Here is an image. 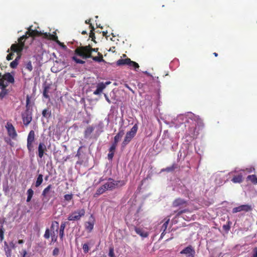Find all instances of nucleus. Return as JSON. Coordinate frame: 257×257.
Wrapping results in <instances>:
<instances>
[{"label": "nucleus", "instance_id": "obj_1", "mask_svg": "<svg viewBox=\"0 0 257 257\" xmlns=\"http://www.w3.org/2000/svg\"><path fill=\"white\" fill-rule=\"evenodd\" d=\"M194 121L199 126H202L203 122L201 119L198 115H196L192 112H188L186 114H180L178 115L176 119H174L172 122L175 125V126H178L181 124L189 122V119Z\"/></svg>", "mask_w": 257, "mask_h": 257}, {"label": "nucleus", "instance_id": "obj_2", "mask_svg": "<svg viewBox=\"0 0 257 257\" xmlns=\"http://www.w3.org/2000/svg\"><path fill=\"white\" fill-rule=\"evenodd\" d=\"M15 81L14 76L10 73H6L3 75L0 73V98H3L8 93L6 87L9 83Z\"/></svg>", "mask_w": 257, "mask_h": 257}, {"label": "nucleus", "instance_id": "obj_3", "mask_svg": "<svg viewBox=\"0 0 257 257\" xmlns=\"http://www.w3.org/2000/svg\"><path fill=\"white\" fill-rule=\"evenodd\" d=\"M27 33H29V35L32 37L42 36L44 38L54 40L60 45H62L63 47H65V45L61 44L60 42L57 40V37L56 36V35L51 34L47 33H42L37 30H32L31 27L29 28V31L27 32Z\"/></svg>", "mask_w": 257, "mask_h": 257}, {"label": "nucleus", "instance_id": "obj_4", "mask_svg": "<svg viewBox=\"0 0 257 257\" xmlns=\"http://www.w3.org/2000/svg\"><path fill=\"white\" fill-rule=\"evenodd\" d=\"M30 97L28 95L26 99V110L22 113V119L24 124L28 125L32 121V114L30 110V106L29 105Z\"/></svg>", "mask_w": 257, "mask_h": 257}, {"label": "nucleus", "instance_id": "obj_5", "mask_svg": "<svg viewBox=\"0 0 257 257\" xmlns=\"http://www.w3.org/2000/svg\"><path fill=\"white\" fill-rule=\"evenodd\" d=\"M138 129V126L137 124H135L131 128V130L126 133L124 140L121 144V147L122 148L125 147L131 141L137 134Z\"/></svg>", "mask_w": 257, "mask_h": 257}, {"label": "nucleus", "instance_id": "obj_6", "mask_svg": "<svg viewBox=\"0 0 257 257\" xmlns=\"http://www.w3.org/2000/svg\"><path fill=\"white\" fill-rule=\"evenodd\" d=\"M85 210L84 209H78L71 213L68 217V220L69 221H76L80 219L81 217L85 215Z\"/></svg>", "mask_w": 257, "mask_h": 257}, {"label": "nucleus", "instance_id": "obj_7", "mask_svg": "<svg viewBox=\"0 0 257 257\" xmlns=\"http://www.w3.org/2000/svg\"><path fill=\"white\" fill-rule=\"evenodd\" d=\"M27 38L26 35H24L21 37L19 39V44H13L11 47V50L12 51L16 52L18 53L21 52L24 48V41Z\"/></svg>", "mask_w": 257, "mask_h": 257}, {"label": "nucleus", "instance_id": "obj_8", "mask_svg": "<svg viewBox=\"0 0 257 257\" xmlns=\"http://www.w3.org/2000/svg\"><path fill=\"white\" fill-rule=\"evenodd\" d=\"M116 64L117 65H128L131 67L134 68L136 71H137V69H139V65L137 63L131 61V60L129 58L125 59H119L117 61Z\"/></svg>", "mask_w": 257, "mask_h": 257}, {"label": "nucleus", "instance_id": "obj_9", "mask_svg": "<svg viewBox=\"0 0 257 257\" xmlns=\"http://www.w3.org/2000/svg\"><path fill=\"white\" fill-rule=\"evenodd\" d=\"M52 185L50 184L42 192V195L47 200L54 196L55 191L52 190Z\"/></svg>", "mask_w": 257, "mask_h": 257}, {"label": "nucleus", "instance_id": "obj_10", "mask_svg": "<svg viewBox=\"0 0 257 257\" xmlns=\"http://www.w3.org/2000/svg\"><path fill=\"white\" fill-rule=\"evenodd\" d=\"M35 134L34 131H31L28 136L27 138V148L29 152L33 150V143L35 140Z\"/></svg>", "mask_w": 257, "mask_h": 257}, {"label": "nucleus", "instance_id": "obj_11", "mask_svg": "<svg viewBox=\"0 0 257 257\" xmlns=\"http://www.w3.org/2000/svg\"><path fill=\"white\" fill-rule=\"evenodd\" d=\"M251 210L252 207L251 205L248 204H244L233 208L232 209V212L233 213H236L237 212L241 211L248 212Z\"/></svg>", "mask_w": 257, "mask_h": 257}, {"label": "nucleus", "instance_id": "obj_12", "mask_svg": "<svg viewBox=\"0 0 257 257\" xmlns=\"http://www.w3.org/2000/svg\"><path fill=\"white\" fill-rule=\"evenodd\" d=\"M180 253L185 254L186 257H194L195 251L192 246L189 245L181 250Z\"/></svg>", "mask_w": 257, "mask_h": 257}, {"label": "nucleus", "instance_id": "obj_13", "mask_svg": "<svg viewBox=\"0 0 257 257\" xmlns=\"http://www.w3.org/2000/svg\"><path fill=\"white\" fill-rule=\"evenodd\" d=\"M93 126L95 127V131L93 136L95 138H97L103 132V123L99 121L98 124L93 125Z\"/></svg>", "mask_w": 257, "mask_h": 257}, {"label": "nucleus", "instance_id": "obj_14", "mask_svg": "<svg viewBox=\"0 0 257 257\" xmlns=\"http://www.w3.org/2000/svg\"><path fill=\"white\" fill-rule=\"evenodd\" d=\"M118 181H115L111 178H109L107 182L104 184L107 190H111L115 188L118 185Z\"/></svg>", "mask_w": 257, "mask_h": 257}, {"label": "nucleus", "instance_id": "obj_15", "mask_svg": "<svg viewBox=\"0 0 257 257\" xmlns=\"http://www.w3.org/2000/svg\"><path fill=\"white\" fill-rule=\"evenodd\" d=\"M6 127L8 131L9 136L11 138L15 139L17 137V134L13 124L11 123H7Z\"/></svg>", "mask_w": 257, "mask_h": 257}, {"label": "nucleus", "instance_id": "obj_16", "mask_svg": "<svg viewBox=\"0 0 257 257\" xmlns=\"http://www.w3.org/2000/svg\"><path fill=\"white\" fill-rule=\"evenodd\" d=\"M134 230L137 234L143 238H146L149 235V232L140 227L134 226Z\"/></svg>", "mask_w": 257, "mask_h": 257}, {"label": "nucleus", "instance_id": "obj_17", "mask_svg": "<svg viewBox=\"0 0 257 257\" xmlns=\"http://www.w3.org/2000/svg\"><path fill=\"white\" fill-rule=\"evenodd\" d=\"M95 127L93 125L88 126L84 131V136L85 139H91L92 138V133L94 132Z\"/></svg>", "mask_w": 257, "mask_h": 257}, {"label": "nucleus", "instance_id": "obj_18", "mask_svg": "<svg viewBox=\"0 0 257 257\" xmlns=\"http://www.w3.org/2000/svg\"><path fill=\"white\" fill-rule=\"evenodd\" d=\"M105 88L103 82L98 83L96 85V89L93 92V94L96 95H100Z\"/></svg>", "mask_w": 257, "mask_h": 257}, {"label": "nucleus", "instance_id": "obj_19", "mask_svg": "<svg viewBox=\"0 0 257 257\" xmlns=\"http://www.w3.org/2000/svg\"><path fill=\"white\" fill-rule=\"evenodd\" d=\"M51 237L52 241H56L57 238V233L50 234V230L48 228H46L45 230V232L44 235V237L46 239H49L50 237Z\"/></svg>", "mask_w": 257, "mask_h": 257}, {"label": "nucleus", "instance_id": "obj_20", "mask_svg": "<svg viewBox=\"0 0 257 257\" xmlns=\"http://www.w3.org/2000/svg\"><path fill=\"white\" fill-rule=\"evenodd\" d=\"M94 226V218L93 216L91 215L90 217L89 220L86 222L85 223V228L89 231H91Z\"/></svg>", "mask_w": 257, "mask_h": 257}, {"label": "nucleus", "instance_id": "obj_21", "mask_svg": "<svg viewBox=\"0 0 257 257\" xmlns=\"http://www.w3.org/2000/svg\"><path fill=\"white\" fill-rule=\"evenodd\" d=\"M59 228V223L54 221L52 222L50 230V234L56 233Z\"/></svg>", "mask_w": 257, "mask_h": 257}, {"label": "nucleus", "instance_id": "obj_22", "mask_svg": "<svg viewBox=\"0 0 257 257\" xmlns=\"http://www.w3.org/2000/svg\"><path fill=\"white\" fill-rule=\"evenodd\" d=\"M46 150V147L43 143H40L38 146V156L42 158L44 154L45 151Z\"/></svg>", "mask_w": 257, "mask_h": 257}, {"label": "nucleus", "instance_id": "obj_23", "mask_svg": "<svg viewBox=\"0 0 257 257\" xmlns=\"http://www.w3.org/2000/svg\"><path fill=\"white\" fill-rule=\"evenodd\" d=\"M4 249L7 257H12V249L10 247L7 241H4Z\"/></svg>", "mask_w": 257, "mask_h": 257}, {"label": "nucleus", "instance_id": "obj_24", "mask_svg": "<svg viewBox=\"0 0 257 257\" xmlns=\"http://www.w3.org/2000/svg\"><path fill=\"white\" fill-rule=\"evenodd\" d=\"M75 54L77 55L82 57L83 59H86L88 58H91L92 56L91 54H86L83 52L82 49L81 50L77 49L75 51Z\"/></svg>", "mask_w": 257, "mask_h": 257}, {"label": "nucleus", "instance_id": "obj_25", "mask_svg": "<svg viewBox=\"0 0 257 257\" xmlns=\"http://www.w3.org/2000/svg\"><path fill=\"white\" fill-rule=\"evenodd\" d=\"M43 176L42 174H39L36 182L33 183V185L35 186V187H39L43 183Z\"/></svg>", "mask_w": 257, "mask_h": 257}, {"label": "nucleus", "instance_id": "obj_26", "mask_svg": "<svg viewBox=\"0 0 257 257\" xmlns=\"http://www.w3.org/2000/svg\"><path fill=\"white\" fill-rule=\"evenodd\" d=\"M124 134V131L123 130H119L118 133L116 135V136L114 138L113 143L117 144L118 142L122 137Z\"/></svg>", "mask_w": 257, "mask_h": 257}, {"label": "nucleus", "instance_id": "obj_27", "mask_svg": "<svg viewBox=\"0 0 257 257\" xmlns=\"http://www.w3.org/2000/svg\"><path fill=\"white\" fill-rule=\"evenodd\" d=\"M186 203V201L181 198L176 199L173 202V205L174 207H179L183 205Z\"/></svg>", "mask_w": 257, "mask_h": 257}, {"label": "nucleus", "instance_id": "obj_28", "mask_svg": "<svg viewBox=\"0 0 257 257\" xmlns=\"http://www.w3.org/2000/svg\"><path fill=\"white\" fill-rule=\"evenodd\" d=\"M231 181L234 183H240L242 181V174L241 173L233 177Z\"/></svg>", "mask_w": 257, "mask_h": 257}, {"label": "nucleus", "instance_id": "obj_29", "mask_svg": "<svg viewBox=\"0 0 257 257\" xmlns=\"http://www.w3.org/2000/svg\"><path fill=\"white\" fill-rule=\"evenodd\" d=\"M106 188L104 185H102L97 189L95 195L98 196L103 194L107 190Z\"/></svg>", "mask_w": 257, "mask_h": 257}, {"label": "nucleus", "instance_id": "obj_30", "mask_svg": "<svg viewBox=\"0 0 257 257\" xmlns=\"http://www.w3.org/2000/svg\"><path fill=\"white\" fill-rule=\"evenodd\" d=\"M66 227L65 222H63L60 225V228L59 230V235L61 238H62L64 235V229Z\"/></svg>", "mask_w": 257, "mask_h": 257}, {"label": "nucleus", "instance_id": "obj_31", "mask_svg": "<svg viewBox=\"0 0 257 257\" xmlns=\"http://www.w3.org/2000/svg\"><path fill=\"white\" fill-rule=\"evenodd\" d=\"M27 202H30L33 196L34 191L32 189H31V188L27 190Z\"/></svg>", "mask_w": 257, "mask_h": 257}, {"label": "nucleus", "instance_id": "obj_32", "mask_svg": "<svg viewBox=\"0 0 257 257\" xmlns=\"http://www.w3.org/2000/svg\"><path fill=\"white\" fill-rule=\"evenodd\" d=\"M247 179L250 180L253 184H257V178L254 175L248 176Z\"/></svg>", "mask_w": 257, "mask_h": 257}, {"label": "nucleus", "instance_id": "obj_33", "mask_svg": "<svg viewBox=\"0 0 257 257\" xmlns=\"http://www.w3.org/2000/svg\"><path fill=\"white\" fill-rule=\"evenodd\" d=\"M169 221H170V218H168L163 223V224L162 226V228H161V229L163 230V232L162 233L161 235H163L165 233V232L167 228Z\"/></svg>", "mask_w": 257, "mask_h": 257}, {"label": "nucleus", "instance_id": "obj_34", "mask_svg": "<svg viewBox=\"0 0 257 257\" xmlns=\"http://www.w3.org/2000/svg\"><path fill=\"white\" fill-rule=\"evenodd\" d=\"M83 52L86 54H91L90 47L89 46L83 47L81 48Z\"/></svg>", "mask_w": 257, "mask_h": 257}, {"label": "nucleus", "instance_id": "obj_35", "mask_svg": "<svg viewBox=\"0 0 257 257\" xmlns=\"http://www.w3.org/2000/svg\"><path fill=\"white\" fill-rule=\"evenodd\" d=\"M26 68L30 72H31L33 70V66L32 65V63L30 61H29L26 64Z\"/></svg>", "mask_w": 257, "mask_h": 257}, {"label": "nucleus", "instance_id": "obj_36", "mask_svg": "<svg viewBox=\"0 0 257 257\" xmlns=\"http://www.w3.org/2000/svg\"><path fill=\"white\" fill-rule=\"evenodd\" d=\"M49 86H46V87H45L44 89L43 90V96L45 98H47L49 97V95L48 94V91H49Z\"/></svg>", "mask_w": 257, "mask_h": 257}, {"label": "nucleus", "instance_id": "obj_37", "mask_svg": "<svg viewBox=\"0 0 257 257\" xmlns=\"http://www.w3.org/2000/svg\"><path fill=\"white\" fill-rule=\"evenodd\" d=\"M4 231H5V230H4L3 226H2L0 227V240L1 241H3L4 238Z\"/></svg>", "mask_w": 257, "mask_h": 257}, {"label": "nucleus", "instance_id": "obj_38", "mask_svg": "<svg viewBox=\"0 0 257 257\" xmlns=\"http://www.w3.org/2000/svg\"><path fill=\"white\" fill-rule=\"evenodd\" d=\"M108 256L109 257H115L114 249L112 246H110L109 248Z\"/></svg>", "mask_w": 257, "mask_h": 257}, {"label": "nucleus", "instance_id": "obj_39", "mask_svg": "<svg viewBox=\"0 0 257 257\" xmlns=\"http://www.w3.org/2000/svg\"><path fill=\"white\" fill-rule=\"evenodd\" d=\"M72 59L76 63H78V64H83L85 63V61L82 60H80L79 59H78L76 56H73L72 57Z\"/></svg>", "mask_w": 257, "mask_h": 257}, {"label": "nucleus", "instance_id": "obj_40", "mask_svg": "<svg viewBox=\"0 0 257 257\" xmlns=\"http://www.w3.org/2000/svg\"><path fill=\"white\" fill-rule=\"evenodd\" d=\"M116 146H117V144L113 142L109 149V152L114 153V151L115 150Z\"/></svg>", "mask_w": 257, "mask_h": 257}, {"label": "nucleus", "instance_id": "obj_41", "mask_svg": "<svg viewBox=\"0 0 257 257\" xmlns=\"http://www.w3.org/2000/svg\"><path fill=\"white\" fill-rule=\"evenodd\" d=\"M18 64V61H17V59H16L15 60L13 61L11 64H10V66L12 68H15L17 67V65Z\"/></svg>", "mask_w": 257, "mask_h": 257}, {"label": "nucleus", "instance_id": "obj_42", "mask_svg": "<svg viewBox=\"0 0 257 257\" xmlns=\"http://www.w3.org/2000/svg\"><path fill=\"white\" fill-rule=\"evenodd\" d=\"M230 222L228 221L227 224H224L223 225V228L226 231H228L230 228Z\"/></svg>", "mask_w": 257, "mask_h": 257}, {"label": "nucleus", "instance_id": "obj_43", "mask_svg": "<svg viewBox=\"0 0 257 257\" xmlns=\"http://www.w3.org/2000/svg\"><path fill=\"white\" fill-rule=\"evenodd\" d=\"M42 115L44 117H48L50 116V113L47 109H44L42 111Z\"/></svg>", "mask_w": 257, "mask_h": 257}, {"label": "nucleus", "instance_id": "obj_44", "mask_svg": "<svg viewBox=\"0 0 257 257\" xmlns=\"http://www.w3.org/2000/svg\"><path fill=\"white\" fill-rule=\"evenodd\" d=\"M64 199L67 201H69L72 200L73 198L72 194H66L64 196Z\"/></svg>", "mask_w": 257, "mask_h": 257}, {"label": "nucleus", "instance_id": "obj_45", "mask_svg": "<svg viewBox=\"0 0 257 257\" xmlns=\"http://www.w3.org/2000/svg\"><path fill=\"white\" fill-rule=\"evenodd\" d=\"M82 248L84 253H87L89 251L88 245L87 243H84L83 245Z\"/></svg>", "mask_w": 257, "mask_h": 257}, {"label": "nucleus", "instance_id": "obj_46", "mask_svg": "<svg viewBox=\"0 0 257 257\" xmlns=\"http://www.w3.org/2000/svg\"><path fill=\"white\" fill-rule=\"evenodd\" d=\"M59 253V249L58 248H55L53 251V255L54 256H57Z\"/></svg>", "mask_w": 257, "mask_h": 257}, {"label": "nucleus", "instance_id": "obj_47", "mask_svg": "<svg viewBox=\"0 0 257 257\" xmlns=\"http://www.w3.org/2000/svg\"><path fill=\"white\" fill-rule=\"evenodd\" d=\"M8 245H9L10 247H11L12 249H14L16 248V245L15 243L13 241H11Z\"/></svg>", "mask_w": 257, "mask_h": 257}, {"label": "nucleus", "instance_id": "obj_48", "mask_svg": "<svg viewBox=\"0 0 257 257\" xmlns=\"http://www.w3.org/2000/svg\"><path fill=\"white\" fill-rule=\"evenodd\" d=\"M20 254L22 255L21 257H26L27 254V252L26 249H23L21 252H20Z\"/></svg>", "mask_w": 257, "mask_h": 257}, {"label": "nucleus", "instance_id": "obj_49", "mask_svg": "<svg viewBox=\"0 0 257 257\" xmlns=\"http://www.w3.org/2000/svg\"><path fill=\"white\" fill-rule=\"evenodd\" d=\"M174 169H175V167L174 165H173L171 167L166 168L165 169V170L167 172H171V171H172L173 170H174Z\"/></svg>", "mask_w": 257, "mask_h": 257}, {"label": "nucleus", "instance_id": "obj_50", "mask_svg": "<svg viewBox=\"0 0 257 257\" xmlns=\"http://www.w3.org/2000/svg\"><path fill=\"white\" fill-rule=\"evenodd\" d=\"M114 156V153L109 152L108 154V159L110 160H112Z\"/></svg>", "mask_w": 257, "mask_h": 257}, {"label": "nucleus", "instance_id": "obj_51", "mask_svg": "<svg viewBox=\"0 0 257 257\" xmlns=\"http://www.w3.org/2000/svg\"><path fill=\"white\" fill-rule=\"evenodd\" d=\"M92 59L95 61H97V62H100L101 61H103V60L102 59V58H99V57H92Z\"/></svg>", "mask_w": 257, "mask_h": 257}, {"label": "nucleus", "instance_id": "obj_52", "mask_svg": "<svg viewBox=\"0 0 257 257\" xmlns=\"http://www.w3.org/2000/svg\"><path fill=\"white\" fill-rule=\"evenodd\" d=\"M251 257H257V247H255L253 250V254Z\"/></svg>", "mask_w": 257, "mask_h": 257}, {"label": "nucleus", "instance_id": "obj_53", "mask_svg": "<svg viewBox=\"0 0 257 257\" xmlns=\"http://www.w3.org/2000/svg\"><path fill=\"white\" fill-rule=\"evenodd\" d=\"M13 53H10L9 54H8L7 56V59L8 60H11L13 59Z\"/></svg>", "mask_w": 257, "mask_h": 257}, {"label": "nucleus", "instance_id": "obj_54", "mask_svg": "<svg viewBox=\"0 0 257 257\" xmlns=\"http://www.w3.org/2000/svg\"><path fill=\"white\" fill-rule=\"evenodd\" d=\"M104 96L106 100L107 101V102L108 103L110 104L111 102L110 100L109 99V98L107 96V95L106 94L104 93Z\"/></svg>", "mask_w": 257, "mask_h": 257}, {"label": "nucleus", "instance_id": "obj_55", "mask_svg": "<svg viewBox=\"0 0 257 257\" xmlns=\"http://www.w3.org/2000/svg\"><path fill=\"white\" fill-rule=\"evenodd\" d=\"M186 212V210H185V209H184V210H180V211H179L177 212V216H178V215H180V214H182L183 213H184V212Z\"/></svg>", "mask_w": 257, "mask_h": 257}, {"label": "nucleus", "instance_id": "obj_56", "mask_svg": "<svg viewBox=\"0 0 257 257\" xmlns=\"http://www.w3.org/2000/svg\"><path fill=\"white\" fill-rule=\"evenodd\" d=\"M111 83V82L110 81H106L105 82H103V84L105 85V87L106 88V87L109 84H110Z\"/></svg>", "mask_w": 257, "mask_h": 257}, {"label": "nucleus", "instance_id": "obj_57", "mask_svg": "<svg viewBox=\"0 0 257 257\" xmlns=\"http://www.w3.org/2000/svg\"><path fill=\"white\" fill-rule=\"evenodd\" d=\"M91 53L92 52H96L98 50L97 48H92L90 47Z\"/></svg>", "mask_w": 257, "mask_h": 257}, {"label": "nucleus", "instance_id": "obj_58", "mask_svg": "<svg viewBox=\"0 0 257 257\" xmlns=\"http://www.w3.org/2000/svg\"><path fill=\"white\" fill-rule=\"evenodd\" d=\"M246 170L247 171V172L250 173L252 171V170H254V168H250V169H246Z\"/></svg>", "mask_w": 257, "mask_h": 257}, {"label": "nucleus", "instance_id": "obj_59", "mask_svg": "<svg viewBox=\"0 0 257 257\" xmlns=\"http://www.w3.org/2000/svg\"><path fill=\"white\" fill-rule=\"evenodd\" d=\"M24 242V240H18V243L19 244H23V243Z\"/></svg>", "mask_w": 257, "mask_h": 257}, {"label": "nucleus", "instance_id": "obj_60", "mask_svg": "<svg viewBox=\"0 0 257 257\" xmlns=\"http://www.w3.org/2000/svg\"><path fill=\"white\" fill-rule=\"evenodd\" d=\"M126 87L131 91H132L133 93H134V91L127 85H125Z\"/></svg>", "mask_w": 257, "mask_h": 257}, {"label": "nucleus", "instance_id": "obj_61", "mask_svg": "<svg viewBox=\"0 0 257 257\" xmlns=\"http://www.w3.org/2000/svg\"><path fill=\"white\" fill-rule=\"evenodd\" d=\"M244 170H237V169H235V170L234 171V172H238L239 171H244Z\"/></svg>", "mask_w": 257, "mask_h": 257}, {"label": "nucleus", "instance_id": "obj_62", "mask_svg": "<svg viewBox=\"0 0 257 257\" xmlns=\"http://www.w3.org/2000/svg\"><path fill=\"white\" fill-rule=\"evenodd\" d=\"M90 21V20H86V21H85V23H86V24H89Z\"/></svg>", "mask_w": 257, "mask_h": 257}, {"label": "nucleus", "instance_id": "obj_63", "mask_svg": "<svg viewBox=\"0 0 257 257\" xmlns=\"http://www.w3.org/2000/svg\"><path fill=\"white\" fill-rule=\"evenodd\" d=\"M213 54H214V55L215 56H216H216H217V55H218L217 53H215H215H213Z\"/></svg>", "mask_w": 257, "mask_h": 257}, {"label": "nucleus", "instance_id": "obj_64", "mask_svg": "<svg viewBox=\"0 0 257 257\" xmlns=\"http://www.w3.org/2000/svg\"><path fill=\"white\" fill-rule=\"evenodd\" d=\"M62 63L63 66H64L65 67L66 66V65H65V63L64 62H63Z\"/></svg>", "mask_w": 257, "mask_h": 257}]
</instances>
